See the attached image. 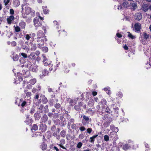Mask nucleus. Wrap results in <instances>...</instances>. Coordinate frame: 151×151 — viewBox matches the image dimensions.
I'll return each mask as SVG.
<instances>
[{"label": "nucleus", "mask_w": 151, "mask_h": 151, "mask_svg": "<svg viewBox=\"0 0 151 151\" xmlns=\"http://www.w3.org/2000/svg\"><path fill=\"white\" fill-rule=\"evenodd\" d=\"M111 111L110 109H109V107L107 105L106 106H105L104 109L103 110H101V111L99 112V114L100 115L103 114V113L105 112H106L108 113H110Z\"/></svg>", "instance_id": "nucleus-9"}, {"label": "nucleus", "mask_w": 151, "mask_h": 151, "mask_svg": "<svg viewBox=\"0 0 151 151\" xmlns=\"http://www.w3.org/2000/svg\"><path fill=\"white\" fill-rule=\"evenodd\" d=\"M44 45V43H39L37 45L38 47L41 49L42 48V46Z\"/></svg>", "instance_id": "nucleus-55"}, {"label": "nucleus", "mask_w": 151, "mask_h": 151, "mask_svg": "<svg viewBox=\"0 0 151 151\" xmlns=\"http://www.w3.org/2000/svg\"><path fill=\"white\" fill-rule=\"evenodd\" d=\"M117 95L120 98H122V92H119L117 94Z\"/></svg>", "instance_id": "nucleus-61"}, {"label": "nucleus", "mask_w": 151, "mask_h": 151, "mask_svg": "<svg viewBox=\"0 0 151 151\" xmlns=\"http://www.w3.org/2000/svg\"><path fill=\"white\" fill-rule=\"evenodd\" d=\"M75 109L77 111H78L81 110V109L80 106L79 105H76L74 106Z\"/></svg>", "instance_id": "nucleus-39"}, {"label": "nucleus", "mask_w": 151, "mask_h": 151, "mask_svg": "<svg viewBox=\"0 0 151 151\" xmlns=\"http://www.w3.org/2000/svg\"><path fill=\"white\" fill-rule=\"evenodd\" d=\"M25 77H27L30 74V72L27 71L25 72V74H24Z\"/></svg>", "instance_id": "nucleus-50"}, {"label": "nucleus", "mask_w": 151, "mask_h": 151, "mask_svg": "<svg viewBox=\"0 0 151 151\" xmlns=\"http://www.w3.org/2000/svg\"><path fill=\"white\" fill-rule=\"evenodd\" d=\"M42 101L43 104H46L48 102V100L47 98L45 96L42 98Z\"/></svg>", "instance_id": "nucleus-31"}, {"label": "nucleus", "mask_w": 151, "mask_h": 151, "mask_svg": "<svg viewBox=\"0 0 151 151\" xmlns=\"http://www.w3.org/2000/svg\"><path fill=\"white\" fill-rule=\"evenodd\" d=\"M86 131L88 133L90 134L92 131V129L91 128H88L87 129Z\"/></svg>", "instance_id": "nucleus-64"}, {"label": "nucleus", "mask_w": 151, "mask_h": 151, "mask_svg": "<svg viewBox=\"0 0 151 151\" xmlns=\"http://www.w3.org/2000/svg\"><path fill=\"white\" fill-rule=\"evenodd\" d=\"M88 103L89 106H93L94 103V100L92 99H90L88 101Z\"/></svg>", "instance_id": "nucleus-24"}, {"label": "nucleus", "mask_w": 151, "mask_h": 151, "mask_svg": "<svg viewBox=\"0 0 151 151\" xmlns=\"http://www.w3.org/2000/svg\"><path fill=\"white\" fill-rule=\"evenodd\" d=\"M61 111H62L63 112V113L64 114H66V115L67 114H68V112L67 111H66L65 109H63L61 108Z\"/></svg>", "instance_id": "nucleus-52"}, {"label": "nucleus", "mask_w": 151, "mask_h": 151, "mask_svg": "<svg viewBox=\"0 0 151 151\" xmlns=\"http://www.w3.org/2000/svg\"><path fill=\"white\" fill-rule=\"evenodd\" d=\"M30 35H31V34H30V35H29V34H26L25 35L24 37H25V39L27 40L28 41V40H29V39L31 37Z\"/></svg>", "instance_id": "nucleus-43"}, {"label": "nucleus", "mask_w": 151, "mask_h": 151, "mask_svg": "<svg viewBox=\"0 0 151 151\" xmlns=\"http://www.w3.org/2000/svg\"><path fill=\"white\" fill-rule=\"evenodd\" d=\"M40 94V93L39 92H37L34 97L35 99H38L39 98Z\"/></svg>", "instance_id": "nucleus-54"}, {"label": "nucleus", "mask_w": 151, "mask_h": 151, "mask_svg": "<svg viewBox=\"0 0 151 151\" xmlns=\"http://www.w3.org/2000/svg\"><path fill=\"white\" fill-rule=\"evenodd\" d=\"M15 19V17L13 15H10L7 18V22L8 24H12Z\"/></svg>", "instance_id": "nucleus-8"}, {"label": "nucleus", "mask_w": 151, "mask_h": 151, "mask_svg": "<svg viewBox=\"0 0 151 151\" xmlns=\"http://www.w3.org/2000/svg\"><path fill=\"white\" fill-rule=\"evenodd\" d=\"M75 121V120L73 118H71L69 120L67 124V127L68 128L70 127L71 124L74 123Z\"/></svg>", "instance_id": "nucleus-13"}, {"label": "nucleus", "mask_w": 151, "mask_h": 151, "mask_svg": "<svg viewBox=\"0 0 151 151\" xmlns=\"http://www.w3.org/2000/svg\"><path fill=\"white\" fill-rule=\"evenodd\" d=\"M79 105L80 106V108L83 107L86 109V104L83 102H80L78 103Z\"/></svg>", "instance_id": "nucleus-30"}, {"label": "nucleus", "mask_w": 151, "mask_h": 151, "mask_svg": "<svg viewBox=\"0 0 151 151\" xmlns=\"http://www.w3.org/2000/svg\"><path fill=\"white\" fill-rule=\"evenodd\" d=\"M15 31L16 32H18L20 31V28L19 26H14Z\"/></svg>", "instance_id": "nucleus-44"}, {"label": "nucleus", "mask_w": 151, "mask_h": 151, "mask_svg": "<svg viewBox=\"0 0 151 151\" xmlns=\"http://www.w3.org/2000/svg\"><path fill=\"white\" fill-rule=\"evenodd\" d=\"M33 22L35 27H38L42 25L41 22L40 21L39 19L37 17L34 18Z\"/></svg>", "instance_id": "nucleus-7"}, {"label": "nucleus", "mask_w": 151, "mask_h": 151, "mask_svg": "<svg viewBox=\"0 0 151 151\" xmlns=\"http://www.w3.org/2000/svg\"><path fill=\"white\" fill-rule=\"evenodd\" d=\"M65 139H61L60 141L59 144H57L59 145L60 147L62 148L65 149L67 150V149L64 146H63V145L65 144Z\"/></svg>", "instance_id": "nucleus-11"}, {"label": "nucleus", "mask_w": 151, "mask_h": 151, "mask_svg": "<svg viewBox=\"0 0 151 151\" xmlns=\"http://www.w3.org/2000/svg\"><path fill=\"white\" fill-rule=\"evenodd\" d=\"M25 23L23 21L20 22L19 24V26H20L22 28H24L25 27Z\"/></svg>", "instance_id": "nucleus-23"}, {"label": "nucleus", "mask_w": 151, "mask_h": 151, "mask_svg": "<svg viewBox=\"0 0 151 151\" xmlns=\"http://www.w3.org/2000/svg\"><path fill=\"white\" fill-rule=\"evenodd\" d=\"M82 145V143L81 142H78L77 145V147L78 148H80Z\"/></svg>", "instance_id": "nucleus-58"}, {"label": "nucleus", "mask_w": 151, "mask_h": 151, "mask_svg": "<svg viewBox=\"0 0 151 151\" xmlns=\"http://www.w3.org/2000/svg\"><path fill=\"white\" fill-rule=\"evenodd\" d=\"M77 123L75 124L74 123L71 125L72 129L76 130L78 129V127L77 126Z\"/></svg>", "instance_id": "nucleus-22"}, {"label": "nucleus", "mask_w": 151, "mask_h": 151, "mask_svg": "<svg viewBox=\"0 0 151 151\" xmlns=\"http://www.w3.org/2000/svg\"><path fill=\"white\" fill-rule=\"evenodd\" d=\"M134 30L135 32L139 33L142 29L141 24L139 23H135L134 24Z\"/></svg>", "instance_id": "nucleus-5"}, {"label": "nucleus", "mask_w": 151, "mask_h": 151, "mask_svg": "<svg viewBox=\"0 0 151 151\" xmlns=\"http://www.w3.org/2000/svg\"><path fill=\"white\" fill-rule=\"evenodd\" d=\"M104 114V115H102L103 116V117H102V119H103V120H105V119L108 117V115L107 114Z\"/></svg>", "instance_id": "nucleus-59"}, {"label": "nucleus", "mask_w": 151, "mask_h": 151, "mask_svg": "<svg viewBox=\"0 0 151 151\" xmlns=\"http://www.w3.org/2000/svg\"><path fill=\"white\" fill-rule=\"evenodd\" d=\"M14 10L12 9H11L9 10L10 14L11 15H13L14 14Z\"/></svg>", "instance_id": "nucleus-57"}, {"label": "nucleus", "mask_w": 151, "mask_h": 151, "mask_svg": "<svg viewBox=\"0 0 151 151\" xmlns=\"http://www.w3.org/2000/svg\"><path fill=\"white\" fill-rule=\"evenodd\" d=\"M42 8L43 9V11L44 14H47L48 13V10L47 9V6H42Z\"/></svg>", "instance_id": "nucleus-27"}, {"label": "nucleus", "mask_w": 151, "mask_h": 151, "mask_svg": "<svg viewBox=\"0 0 151 151\" xmlns=\"http://www.w3.org/2000/svg\"><path fill=\"white\" fill-rule=\"evenodd\" d=\"M42 51L45 52H46L48 51V49L46 47H44L41 49Z\"/></svg>", "instance_id": "nucleus-36"}, {"label": "nucleus", "mask_w": 151, "mask_h": 151, "mask_svg": "<svg viewBox=\"0 0 151 151\" xmlns=\"http://www.w3.org/2000/svg\"><path fill=\"white\" fill-rule=\"evenodd\" d=\"M14 3L16 6H18L20 4V2L19 0H15L14 1Z\"/></svg>", "instance_id": "nucleus-47"}, {"label": "nucleus", "mask_w": 151, "mask_h": 151, "mask_svg": "<svg viewBox=\"0 0 151 151\" xmlns=\"http://www.w3.org/2000/svg\"><path fill=\"white\" fill-rule=\"evenodd\" d=\"M127 33L129 34L128 35V37H129V38H130L132 39H134L135 38V36H133L132 34L130 33L129 32H128Z\"/></svg>", "instance_id": "nucleus-46"}, {"label": "nucleus", "mask_w": 151, "mask_h": 151, "mask_svg": "<svg viewBox=\"0 0 151 151\" xmlns=\"http://www.w3.org/2000/svg\"><path fill=\"white\" fill-rule=\"evenodd\" d=\"M149 37V35H147L146 33H145L144 34V38L146 40H147Z\"/></svg>", "instance_id": "nucleus-56"}, {"label": "nucleus", "mask_w": 151, "mask_h": 151, "mask_svg": "<svg viewBox=\"0 0 151 151\" xmlns=\"http://www.w3.org/2000/svg\"><path fill=\"white\" fill-rule=\"evenodd\" d=\"M37 38H41L43 37L45 35L42 31L39 30L37 32Z\"/></svg>", "instance_id": "nucleus-12"}, {"label": "nucleus", "mask_w": 151, "mask_h": 151, "mask_svg": "<svg viewBox=\"0 0 151 151\" xmlns=\"http://www.w3.org/2000/svg\"><path fill=\"white\" fill-rule=\"evenodd\" d=\"M104 139L105 141L107 142L109 140V137L107 135H105L104 137Z\"/></svg>", "instance_id": "nucleus-53"}, {"label": "nucleus", "mask_w": 151, "mask_h": 151, "mask_svg": "<svg viewBox=\"0 0 151 151\" xmlns=\"http://www.w3.org/2000/svg\"><path fill=\"white\" fill-rule=\"evenodd\" d=\"M98 136V135L96 134V135H93L92 137L90 138V142L92 143H93L95 140V139Z\"/></svg>", "instance_id": "nucleus-19"}, {"label": "nucleus", "mask_w": 151, "mask_h": 151, "mask_svg": "<svg viewBox=\"0 0 151 151\" xmlns=\"http://www.w3.org/2000/svg\"><path fill=\"white\" fill-rule=\"evenodd\" d=\"M22 56V58L26 59V58H27V55L26 54L22 52L20 54ZM20 55V54H19Z\"/></svg>", "instance_id": "nucleus-51"}, {"label": "nucleus", "mask_w": 151, "mask_h": 151, "mask_svg": "<svg viewBox=\"0 0 151 151\" xmlns=\"http://www.w3.org/2000/svg\"><path fill=\"white\" fill-rule=\"evenodd\" d=\"M30 63L27 64V65H25V66L28 68L30 71L33 72H36L38 70V66L36 65H32Z\"/></svg>", "instance_id": "nucleus-3"}, {"label": "nucleus", "mask_w": 151, "mask_h": 151, "mask_svg": "<svg viewBox=\"0 0 151 151\" xmlns=\"http://www.w3.org/2000/svg\"><path fill=\"white\" fill-rule=\"evenodd\" d=\"M19 78L18 79V80H19V82H18L17 81H15L14 83H16L18 84L20 82H20H22L23 80V78L22 77H19Z\"/></svg>", "instance_id": "nucleus-40"}, {"label": "nucleus", "mask_w": 151, "mask_h": 151, "mask_svg": "<svg viewBox=\"0 0 151 151\" xmlns=\"http://www.w3.org/2000/svg\"><path fill=\"white\" fill-rule=\"evenodd\" d=\"M131 5L132 7V9L133 10H135L137 8V4L136 2H132L131 3Z\"/></svg>", "instance_id": "nucleus-16"}, {"label": "nucleus", "mask_w": 151, "mask_h": 151, "mask_svg": "<svg viewBox=\"0 0 151 151\" xmlns=\"http://www.w3.org/2000/svg\"><path fill=\"white\" fill-rule=\"evenodd\" d=\"M135 19L137 21L140 20L142 18V14L139 12L136 13L135 15Z\"/></svg>", "instance_id": "nucleus-10"}, {"label": "nucleus", "mask_w": 151, "mask_h": 151, "mask_svg": "<svg viewBox=\"0 0 151 151\" xmlns=\"http://www.w3.org/2000/svg\"><path fill=\"white\" fill-rule=\"evenodd\" d=\"M66 135V132L64 130L60 132V135L63 138H64L65 137Z\"/></svg>", "instance_id": "nucleus-26"}, {"label": "nucleus", "mask_w": 151, "mask_h": 151, "mask_svg": "<svg viewBox=\"0 0 151 151\" xmlns=\"http://www.w3.org/2000/svg\"><path fill=\"white\" fill-rule=\"evenodd\" d=\"M34 117L35 120H38L40 118L41 116L40 114L38 113H36L34 115Z\"/></svg>", "instance_id": "nucleus-21"}, {"label": "nucleus", "mask_w": 151, "mask_h": 151, "mask_svg": "<svg viewBox=\"0 0 151 151\" xmlns=\"http://www.w3.org/2000/svg\"><path fill=\"white\" fill-rule=\"evenodd\" d=\"M56 129V127L54 125L52 126L51 129V130L52 131V132H54Z\"/></svg>", "instance_id": "nucleus-63"}, {"label": "nucleus", "mask_w": 151, "mask_h": 151, "mask_svg": "<svg viewBox=\"0 0 151 151\" xmlns=\"http://www.w3.org/2000/svg\"><path fill=\"white\" fill-rule=\"evenodd\" d=\"M146 64L145 67L147 69H148V68L150 67L149 66H151V61H149V63L147 62Z\"/></svg>", "instance_id": "nucleus-41"}, {"label": "nucleus", "mask_w": 151, "mask_h": 151, "mask_svg": "<svg viewBox=\"0 0 151 151\" xmlns=\"http://www.w3.org/2000/svg\"><path fill=\"white\" fill-rule=\"evenodd\" d=\"M54 107L57 109L60 108L61 105L59 103H56L54 105Z\"/></svg>", "instance_id": "nucleus-38"}, {"label": "nucleus", "mask_w": 151, "mask_h": 151, "mask_svg": "<svg viewBox=\"0 0 151 151\" xmlns=\"http://www.w3.org/2000/svg\"><path fill=\"white\" fill-rule=\"evenodd\" d=\"M148 6L146 4H144L142 7V10L145 12L147 11L148 10Z\"/></svg>", "instance_id": "nucleus-20"}, {"label": "nucleus", "mask_w": 151, "mask_h": 151, "mask_svg": "<svg viewBox=\"0 0 151 151\" xmlns=\"http://www.w3.org/2000/svg\"><path fill=\"white\" fill-rule=\"evenodd\" d=\"M79 129L82 132L85 131L86 130V128L84 126H81L79 128Z\"/></svg>", "instance_id": "nucleus-62"}, {"label": "nucleus", "mask_w": 151, "mask_h": 151, "mask_svg": "<svg viewBox=\"0 0 151 151\" xmlns=\"http://www.w3.org/2000/svg\"><path fill=\"white\" fill-rule=\"evenodd\" d=\"M42 73L44 76H46L48 75L49 72L47 69H45L43 70Z\"/></svg>", "instance_id": "nucleus-32"}, {"label": "nucleus", "mask_w": 151, "mask_h": 151, "mask_svg": "<svg viewBox=\"0 0 151 151\" xmlns=\"http://www.w3.org/2000/svg\"><path fill=\"white\" fill-rule=\"evenodd\" d=\"M48 117L46 114H44L41 118V120L42 122L45 123L48 119Z\"/></svg>", "instance_id": "nucleus-15"}, {"label": "nucleus", "mask_w": 151, "mask_h": 151, "mask_svg": "<svg viewBox=\"0 0 151 151\" xmlns=\"http://www.w3.org/2000/svg\"><path fill=\"white\" fill-rule=\"evenodd\" d=\"M54 100L53 99H51L49 100V104L50 106H52L53 105Z\"/></svg>", "instance_id": "nucleus-42"}, {"label": "nucleus", "mask_w": 151, "mask_h": 151, "mask_svg": "<svg viewBox=\"0 0 151 151\" xmlns=\"http://www.w3.org/2000/svg\"><path fill=\"white\" fill-rule=\"evenodd\" d=\"M116 134H115V132H114L112 131L110 132L109 134V136L111 137L114 138L116 135Z\"/></svg>", "instance_id": "nucleus-34"}, {"label": "nucleus", "mask_w": 151, "mask_h": 151, "mask_svg": "<svg viewBox=\"0 0 151 151\" xmlns=\"http://www.w3.org/2000/svg\"><path fill=\"white\" fill-rule=\"evenodd\" d=\"M39 130L42 132H44L46 131L47 129V126L44 123L40 122V124L39 125Z\"/></svg>", "instance_id": "nucleus-4"}, {"label": "nucleus", "mask_w": 151, "mask_h": 151, "mask_svg": "<svg viewBox=\"0 0 151 151\" xmlns=\"http://www.w3.org/2000/svg\"><path fill=\"white\" fill-rule=\"evenodd\" d=\"M111 120L110 122H106L104 123V125H105L106 127L109 126L110 124V123L112 121V119L110 118Z\"/></svg>", "instance_id": "nucleus-37"}, {"label": "nucleus", "mask_w": 151, "mask_h": 151, "mask_svg": "<svg viewBox=\"0 0 151 151\" xmlns=\"http://www.w3.org/2000/svg\"><path fill=\"white\" fill-rule=\"evenodd\" d=\"M29 45L31 46L30 47V50L32 51H35L37 49V46H36V44L35 43H33L32 42H30Z\"/></svg>", "instance_id": "nucleus-14"}, {"label": "nucleus", "mask_w": 151, "mask_h": 151, "mask_svg": "<svg viewBox=\"0 0 151 151\" xmlns=\"http://www.w3.org/2000/svg\"><path fill=\"white\" fill-rule=\"evenodd\" d=\"M32 119L29 118V119H26V120L25 121V123L27 125H29L32 122Z\"/></svg>", "instance_id": "nucleus-29"}, {"label": "nucleus", "mask_w": 151, "mask_h": 151, "mask_svg": "<svg viewBox=\"0 0 151 151\" xmlns=\"http://www.w3.org/2000/svg\"><path fill=\"white\" fill-rule=\"evenodd\" d=\"M47 145L44 142H43L41 145V148L42 150H45L47 149Z\"/></svg>", "instance_id": "nucleus-17"}, {"label": "nucleus", "mask_w": 151, "mask_h": 151, "mask_svg": "<svg viewBox=\"0 0 151 151\" xmlns=\"http://www.w3.org/2000/svg\"><path fill=\"white\" fill-rule=\"evenodd\" d=\"M27 91L26 90L24 91V92L25 93H26V96L28 97H29L31 95V93L29 92H26Z\"/></svg>", "instance_id": "nucleus-48"}, {"label": "nucleus", "mask_w": 151, "mask_h": 151, "mask_svg": "<svg viewBox=\"0 0 151 151\" xmlns=\"http://www.w3.org/2000/svg\"><path fill=\"white\" fill-rule=\"evenodd\" d=\"M107 101L104 99H101V101L99 102V105L96 106V108L98 110L101 109V110H103L104 109L105 106L107 105L106 104Z\"/></svg>", "instance_id": "nucleus-1"}, {"label": "nucleus", "mask_w": 151, "mask_h": 151, "mask_svg": "<svg viewBox=\"0 0 151 151\" xmlns=\"http://www.w3.org/2000/svg\"><path fill=\"white\" fill-rule=\"evenodd\" d=\"M19 61L21 64H23L26 62V59L23 58L21 57L20 58Z\"/></svg>", "instance_id": "nucleus-33"}, {"label": "nucleus", "mask_w": 151, "mask_h": 151, "mask_svg": "<svg viewBox=\"0 0 151 151\" xmlns=\"http://www.w3.org/2000/svg\"><path fill=\"white\" fill-rule=\"evenodd\" d=\"M38 127L37 124H33L32 125V129L34 131H36L38 129Z\"/></svg>", "instance_id": "nucleus-35"}, {"label": "nucleus", "mask_w": 151, "mask_h": 151, "mask_svg": "<svg viewBox=\"0 0 151 151\" xmlns=\"http://www.w3.org/2000/svg\"><path fill=\"white\" fill-rule=\"evenodd\" d=\"M113 109L114 110L115 113H118L119 108L118 107H116L115 104H113Z\"/></svg>", "instance_id": "nucleus-28"}, {"label": "nucleus", "mask_w": 151, "mask_h": 151, "mask_svg": "<svg viewBox=\"0 0 151 151\" xmlns=\"http://www.w3.org/2000/svg\"><path fill=\"white\" fill-rule=\"evenodd\" d=\"M66 119H64V120H63V121L62 122L61 124H62V126H65L66 124Z\"/></svg>", "instance_id": "nucleus-60"}, {"label": "nucleus", "mask_w": 151, "mask_h": 151, "mask_svg": "<svg viewBox=\"0 0 151 151\" xmlns=\"http://www.w3.org/2000/svg\"><path fill=\"white\" fill-rule=\"evenodd\" d=\"M122 6L124 8H127L129 6V3L127 1H124L122 4Z\"/></svg>", "instance_id": "nucleus-25"}, {"label": "nucleus", "mask_w": 151, "mask_h": 151, "mask_svg": "<svg viewBox=\"0 0 151 151\" xmlns=\"http://www.w3.org/2000/svg\"><path fill=\"white\" fill-rule=\"evenodd\" d=\"M27 105V102L25 101H23L21 104V106L22 107H24Z\"/></svg>", "instance_id": "nucleus-49"}, {"label": "nucleus", "mask_w": 151, "mask_h": 151, "mask_svg": "<svg viewBox=\"0 0 151 151\" xmlns=\"http://www.w3.org/2000/svg\"><path fill=\"white\" fill-rule=\"evenodd\" d=\"M82 117L83 118V119L82 120V123L84 126L88 124L91 121V118L87 116L83 115L82 116H81V117Z\"/></svg>", "instance_id": "nucleus-2"}, {"label": "nucleus", "mask_w": 151, "mask_h": 151, "mask_svg": "<svg viewBox=\"0 0 151 151\" xmlns=\"http://www.w3.org/2000/svg\"><path fill=\"white\" fill-rule=\"evenodd\" d=\"M19 59L18 55H16L13 56V60L14 61H17Z\"/></svg>", "instance_id": "nucleus-45"}, {"label": "nucleus", "mask_w": 151, "mask_h": 151, "mask_svg": "<svg viewBox=\"0 0 151 151\" xmlns=\"http://www.w3.org/2000/svg\"><path fill=\"white\" fill-rule=\"evenodd\" d=\"M35 79L34 78L30 80L27 84V88L28 89H31L32 86L34 85L36 82Z\"/></svg>", "instance_id": "nucleus-6"}, {"label": "nucleus", "mask_w": 151, "mask_h": 151, "mask_svg": "<svg viewBox=\"0 0 151 151\" xmlns=\"http://www.w3.org/2000/svg\"><path fill=\"white\" fill-rule=\"evenodd\" d=\"M25 13L27 14H29L31 12V8L29 7H25Z\"/></svg>", "instance_id": "nucleus-18"}]
</instances>
